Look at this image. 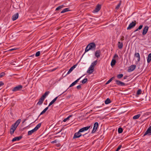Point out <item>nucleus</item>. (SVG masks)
I'll use <instances>...</instances> for the list:
<instances>
[{
	"mask_svg": "<svg viewBox=\"0 0 151 151\" xmlns=\"http://www.w3.org/2000/svg\"><path fill=\"white\" fill-rule=\"evenodd\" d=\"M19 124V119L17 120L15 123L11 126L9 131L11 135H12L14 134Z\"/></svg>",
	"mask_w": 151,
	"mask_h": 151,
	"instance_id": "1",
	"label": "nucleus"
},
{
	"mask_svg": "<svg viewBox=\"0 0 151 151\" xmlns=\"http://www.w3.org/2000/svg\"><path fill=\"white\" fill-rule=\"evenodd\" d=\"M96 44L94 42H91L89 44L86 48L84 53L90 50H95L96 49Z\"/></svg>",
	"mask_w": 151,
	"mask_h": 151,
	"instance_id": "2",
	"label": "nucleus"
},
{
	"mask_svg": "<svg viewBox=\"0 0 151 151\" xmlns=\"http://www.w3.org/2000/svg\"><path fill=\"white\" fill-rule=\"evenodd\" d=\"M41 125V123H39L34 129L28 132V135H31L33 133L37 131L40 127Z\"/></svg>",
	"mask_w": 151,
	"mask_h": 151,
	"instance_id": "3",
	"label": "nucleus"
},
{
	"mask_svg": "<svg viewBox=\"0 0 151 151\" xmlns=\"http://www.w3.org/2000/svg\"><path fill=\"white\" fill-rule=\"evenodd\" d=\"M81 132L79 130L78 132L75 133L73 138V139L76 140V139L82 136Z\"/></svg>",
	"mask_w": 151,
	"mask_h": 151,
	"instance_id": "4",
	"label": "nucleus"
},
{
	"mask_svg": "<svg viewBox=\"0 0 151 151\" xmlns=\"http://www.w3.org/2000/svg\"><path fill=\"white\" fill-rule=\"evenodd\" d=\"M136 25V21L135 20L132 22L129 25L128 27L127 28V30L131 29L132 28L135 27Z\"/></svg>",
	"mask_w": 151,
	"mask_h": 151,
	"instance_id": "5",
	"label": "nucleus"
},
{
	"mask_svg": "<svg viewBox=\"0 0 151 151\" xmlns=\"http://www.w3.org/2000/svg\"><path fill=\"white\" fill-rule=\"evenodd\" d=\"M98 126L99 124L98 122H96L94 124L93 130L91 132L92 133H93L95 132L97 129Z\"/></svg>",
	"mask_w": 151,
	"mask_h": 151,
	"instance_id": "6",
	"label": "nucleus"
},
{
	"mask_svg": "<svg viewBox=\"0 0 151 151\" xmlns=\"http://www.w3.org/2000/svg\"><path fill=\"white\" fill-rule=\"evenodd\" d=\"M101 5L100 4H98L96 6L95 9L93 10V12L95 13L98 12L101 9Z\"/></svg>",
	"mask_w": 151,
	"mask_h": 151,
	"instance_id": "7",
	"label": "nucleus"
},
{
	"mask_svg": "<svg viewBox=\"0 0 151 151\" xmlns=\"http://www.w3.org/2000/svg\"><path fill=\"white\" fill-rule=\"evenodd\" d=\"M116 84L119 86H124L126 85L125 84L119 80H116L115 81Z\"/></svg>",
	"mask_w": 151,
	"mask_h": 151,
	"instance_id": "8",
	"label": "nucleus"
},
{
	"mask_svg": "<svg viewBox=\"0 0 151 151\" xmlns=\"http://www.w3.org/2000/svg\"><path fill=\"white\" fill-rule=\"evenodd\" d=\"M91 127V126H88L86 127H84L79 129V131L81 132H82L85 131L87 130Z\"/></svg>",
	"mask_w": 151,
	"mask_h": 151,
	"instance_id": "9",
	"label": "nucleus"
},
{
	"mask_svg": "<svg viewBox=\"0 0 151 151\" xmlns=\"http://www.w3.org/2000/svg\"><path fill=\"white\" fill-rule=\"evenodd\" d=\"M136 68V65H132L129 66L128 69V71L130 72L133 71Z\"/></svg>",
	"mask_w": 151,
	"mask_h": 151,
	"instance_id": "10",
	"label": "nucleus"
},
{
	"mask_svg": "<svg viewBox=\"0 0 151 151\" xmlns=\"http://www.w3.org/2000/svg\"><path fill=\"white\" fill-rule=\"evenodd\" d=\"M149 29V27L147 26H146L144 27L143 32H142V34L143 35H145L147 33Z\"/></svg>",
	"mask_w": 151,
	"mask_h": 151,
	"instance_id": "11",
	"label": "nucleus"
},
{
	"mask_svg": "<svg viewBox=\"0 0 151 151\" xmlns=\"http://www.w3.org/2000/svg\"><path fill=\"white\" fill-rule=\"evenodd\" d=\"M94 68L90 66L87 71V72L90 74L92 73L94 71Z\"/></svg>",
	"mask_w": 151,
	"mask_h": 151,
	"instance_id": "12",
	"label": "nucleus"
},
{
	"mask_svg": "<svg viewBox=\"0 0 151 151\" xmlns=\"http://www.w3.org/2000/svg\"><path fill=\"white\" fill-rule=\"evenodd\" d=\"M19 17L18 13H17L15 14L12 17V19L13 21H14L17 19Z\"/></svg>",
	"mask_w": 151,
	"mask_h": 151,
	"instance_id": "13",
	"label": "nucleus"
},
{
	"mask_svg": "<svg viewBox=\"0 0 151 151\" xmlns=\"http://www.w3.org/2000/svg\"><path fill=\"white\" fill-rule=\"evenodd\" d=\"M101 52L100 50H97L95 52V55L97 58H99L100 57Z\"/></svg>",
	"mask_w": 151,
	"mask_h": 151,
	"instance_id": "14",
	"label": "nucleus"
},
{
	"mask_svg": "<svg viewBox=\"0 0 151 151\" xmlns=\"http://www.w3.org/2000/svg\"><path fill=\"white\" fill-rule=\"evenodd\" d=\"M77 66L76 65H73L72 67H71L69 69V71H68L67 74H69Z\"/></svg>",
	"mask_w": 151,
	"mask_h": 151,
	"instance_id": "15",
	"label": "nucleus"
},
{
	"mask_svg": "<svg viewBox=\"0 0 151 151\" xmlns=\"http://www.w3.org/2000/svg\"><path fill=\"white\" fill-rule=\"evenodd\" d=\"M151 134V130L148 128L146 132L145 133L144 135L145 136L147 134L150 135Z\"/></svg>",
	"mask_w": 151,
	"mask_h": 151,
	"instance_id": "16",
	"label": "nucleus"
},
{
	"mask_svg": "<svg viewBox=\"0 0 151 151\" xmlns=\"http://www.w3.org/2000/svg\"><path fill=\"white\" fill-rule=\"evenodd\" d=\"M59 96H57L49 104L48 106H50L51 105L53 104L55 101L57 99H58V97Z\"/></svg>",
	"mask_w": 151,
	"mask_h": 151,
	"instance_id": "17",
	"label": "nucleus"
},
{
	"mask_svg": "<svg viewBox=\"0 0 151 151\" xmlns=\"http://www.w3.org/2000/svg\"><path fill=\"white\" fill-rule=\"evenodd\" d=\"M134 56L135 57L138 58L137 60L138 61H140V55L139 53L136 52L134 54Z\"/></svg>",
	"mask_w": 151,
	"mask_h": 151,
	"instance_id": "18",
	"label": "nucleus"
},
{
	"mask_svg": "<svg viewBox=\"0 0 151 151\" xmlns=\"http://www.w3.org/2000/svg\"><path fill=\"white\" fill-rule=\"evenodd\" d=\"M44 100L42 99L41 98L39 99V101L37 103V104L39 105H41L43 102Z\"/></svg>",
	"mask_w": 151,
	"mask_h": 151,
	"instance_id": "19",
	"label": "nucleus"
},
{
	"mask_svg": "<svg viewBox=\"0 0 151 151\" xmlns=\"http://www.w3.org/2000/svg\"><path fill=\"white\" fill-rule=\"evenodd\" d=\"M111 101L110 99L109 98H108L105 101V103L106 104H108L111 103Z\"/></svg>",
	"mask_w": 151,
	"mask_h": 151,
	"instance_id": "20",
	"label": "nucleus"
},
{
	"mask_svg": "<svg viewBox=\"0 0 151 151\" xmlns=\"http://www.w3.org/2000/svg\"><path fill=\"white\" fill-rule=\"evenodd\" d=\"M123 46V43L122 42H119L118 45V47L119 49H122Z\"/></svg>",
	"mask_w": 151,
	"mask_h": 151,
	"instance_id": "21",
	"label": "nucleus"
},
{
	"mask_svg": "<svg viewBox=\"0 0 151 151\" xmlns=\"http://www.w3.org/2000/svg\"><path fill=\"white\" fill-rule=\"evenodd\" d=\"M69 9V8H65L64 9H63L62 11H61L60 13L62 14L65 12L69 11H70Z\"/></svg>",
	"mask_w": 151,
	"mask_h": 151,
	"instance_id": "22",
	"label": "nucleus"
},
{
	"mask_svg": "<svg viewBox=\"0 0 151 151\" xmlns=\"http://www.w3.org/2000/svg\"><path fill=\"white\" fill-rule=\"evenodd\" d=\"M97 60H95L94 62H93L91 64L90 66L91 67H92L93 68H94L95 66L97 64Z\"/></svg>",
	"mask_w": 151,
	"mask_h": 151,
	"instance_id": "23",
	"label": "nucleus"
},
{
	"mask_svg": "<svg viewBox=\"0 0 151 151\" xmlns=\"http://www.w3.org/2000/svg\"><path fill=\"white\" fill-rule=\"evenodd\" d=\"M151 61V53L149 54L148 55L147 59V62L149 63Z\"/></svg>",
	"mask_w": 151,
	"mask_h": 151,
	"instance_id": "24",
	"label": "nucleus"
},
{
	"mask_svg": "<svg viewBox=\"0 0 151 151\" xmlns=\"http://www.w3.org/2000/svg\"><path fill=\"white\" fill-rule=\"evenodd\" d=\"M19 91V85L14 87L12 89V91Z\"/></svg>",
	"mask_w": 151,
	"mask_h": 151,
	"instance_id": "25",
	"label": "nucleus"
},
{
	"mask_svg": "<svg viewBox=\"0 0 151 151\" xmlns=\"http://www.w3.org/2000/svg\"><path fill=\"white\" fill-rule=\"evenodd\" d=\"M141 115L140 114H137L136 115L134 116L133 117V119H138L139 117Z\"/></svg>",
	"mask_w": 151,
	"mask_h": 151,
	"instance_id": "26",
	"label": "nucleus"
},
{
	"mask_svg": "<svg viewBox=\"0 0 151 151\" xmlns=\"http://www.w3.org/2000/svg\"><path fill=\"white\" fill-rule=\"evenodd\" d=\"M116 63V61L115 59H112L111 62V65L112 67L114 66Z\"/></svg>",
	"mask_w": 151,
	"mask_h": 151,
	"instance_id": "27",
	"label": "nucleus"
},
{
	"mask_svg": "<svg viewBox=\"0 0 151 151\" xmlns=\"http://www.w3.org/2000/svg\"><path fill=\"white\" fill-rule=\"evenodd\" d=\"M114 78V77H113L111 78L110 79H109L106 83V84L107 85L109 84L110 82H111L112 80H113Z\"/></svg>",
	"mask_w": 151,
	"mask_h": 151,
	"instance_id": "28",
	"label": "nucleus"
},
{
	"mask_svg": "<svg viewBox=\"0 0 151 151\" xmlns=\"http://www.w3.org/2000/svg\"><path fill=\"white\" fill-rule=\"evenodd\" d=\"M64 7H65V6L63 5H62L60 6H58L56 9L55 10L58 11L59 9H60L63 8Z\"/></svg>",
	"mask_w": 151,
	"mask_h": 151,
	"instance_id": "29",
	"label": "nucleus"
},
{
	"mask_svg": "<svg viewBox=\"0 0 151 151\" xmlns=\"http://www.w3.org/2000/svg\"><path fill=\"white\" fill-rule=\"evenodd\" d=\"M49 106H48L47 107H46L40 114V115H42L48 109V107Z\"/></svg>",
	"mask_w": 151,
	"mask_h": 151,
	"instance_id": "30",
	"label": "nucleus"
},
{
	"mask_svg": "<svg viewBox=\"0 0 151 151\" xmlns=\"http://www.w3.org/2000/svg\"><path fill=\"white\" fill-rule=\"evenodd\" d=\"M16 140H19V136L15 137L13 139L12 142H14Z\"/></svg>",
	"mask_w": 151,
	"mask_h": 151,
	"instance_id": "31",
	"label": "nucleus"
},
{
	"mask_svg": "<svg viewBox=\"0 0 151 151\" xmlns=\"http://www.w3.org/2000/svg\"><path fill=\"white\" fill-rule=\"evenodd\" d=\"M72 116V115H69L67 118L64 119L63 120V122H66L68 120H69V119Z\"/></svg>",
	"mask_w": 151,
	"mask_h": 151,
	"instance_id": "32",
	"label": "nucleus"
},
{
	"mask_svg": "<svg viewBox=\"0 0 151 151\" xmlns=\"http://www.w3.org/2000/svg\"><path fill=\"white\" fill-rule=\"evenodd\" d=\"M123 129L121 127H119L118 128V131L119 133H121L123 132Z\"/></svg>",
	"mask_w": 151,
	"mask_h": 151,
	"instance_id": "33",
	"label": "nucleus"
},
{
	"mask_svg": "<svg viewBox=\"0 0 151 151\" xmlns=\"http://www.w3.org/2000/svg\"><path fill=\"white\" fill-rule=\"evenodd\" d=\"M123 76V75L122 74H119L117 76V77L118 79H120Z\"/></svg>",
	"mask_w": 151,
	"mask_h": 151,
	"instance_id": "34",
	"label": "nucleus"
},
{
	"mask_svg": "<svg viewBox=\"0 0 151 151\" xmlns=\"http://www.w3.org/2000/svg\"><path fill=\"white\" fill-rule=\"evenodd\" d=\"M142 91L140 89H139L137 92V95H139L141 94Z\"/></svg>",
	"mask_w": 151,
	"mask_h": 151,
	"instance_id": "35",
	"label": "nucleus"
},
{
	"mask_svg": "<svg viewBox=\"0 0 151 151\" xmlns=\"http://www.w3.org/2000/svg\"><path fill=\"white\" fill-rule=\"evenodd\" d=\"M87 78H85L82 81V83L83 84H84L87 82Z\"/></svg>",
	"mask_w": 151,
	"mask_h": 151,
	"instance_id": "36",
	"label": "nucleus"
},
{
	"mask_svg": "<svg viewBox=\"0 0 151 151\" xmlns=\"http://www.w3.org/2000/svg\"><path fill=\"white\" fill-rule=\"evenodd\" d=\"M121 5V1L119 3V4L116 6L115 8L116 9H118L120 7V5Z\"/></svg>",
	"mask_w": 151,
	"mask_h": 151,
	"instance_id": "37",
	"label": "nucleus"
},
{
	"mask_svg": "<svg viewBox=\"0 0 151 151\" xmlns=\"http://www.w3.org/2000/svg\"><path fill=\"white\" fill-rule=\"evenodd\" d=\"M27 85L25 86H24V85H19V91L21 90V88H25L26 86Z\"/></svg>",
	"mask_w": 151,
	"mask_h": 151,
	"instance_id": "38",
	"label": "nucleus"
},
{
	"mask_svg": "<svg viewBox=\"0 0 151 151\" xmlns=\"http://www.w3.org/2000/svg\"><path fill=\"white\" fill-rule=\"evenodd\" d=\"M5 75V73L4 72H2L0 73V78L4 76Z\"/></svg>",
	"mask_w": 151,
	"mask_h": 151,
	"instance_id": "39",
	"label": "nucleus"
},
{
	"mask_svg": "<svg viewBox=\"0 0 151 151\" xmlns=\"http://www.w3.org/2000/svg\"><path fill=\"white\" fill-rule=\"evenodd\" d=\"M40 51H39L37 52L35 54V56L36 57L39 56L40 55Z\"/></svg>",
	"mask_w": 151,
	"mask_h": 151,
	"instance_id": "40",
	"label": "nucleus"
},
{
	"mask_svg": "<svg viewBox=\"0 0 151 151\" xmlns=\"http://www.w3.org/2000/svg\"><path fill=\"white\" fill-rule=\"evenodd\" d=\"M114 58L118 59L119 58V56L117 54H115L114 56Z\"/></svg>",
	"mask_w": 151,
	"mask_h": 151,
	"instance_id": "41",
	"label": "nucleus"
},
{
	"mask_svg": "<svg viewBox=\"0 0 151 151\" xmlns=\"http://www.w3.org/2000/svg\"><path fill=\"white\" fill-rule=\"evenodd\" d=\"M122 147V145H119L115 151H118Z\"/></svg>",
	"mask_w": 151,
	"mask_h": 151,
	"instance_id": "42",
	"label": "nucleus"
},
{
	"mask_svg": "<svg viewBox=\"0 0 151 151\" xmlns=\"http://www.w3.org/2000/svg\"><path fill=\"white\" fill-rule=\"evenodd\" d=\"M50 93V92L49 91H46L44 94V95H45V96H47Z\"/></svg>",
	"mask_w": 151,
	"mask_h": 151,
	"instance_id": "43",
	"label": "nucleus"
},
{
	"mask_svg": "<svg viewBox=\"0 0 151 151\" xmlns=\"http://www.w3.org/2000/svg\"><path fill=\"white\" fill-rule=\"evenodd\" d=\"M76 84V83H75V82H74L71 84L70 85V86L69 87V88L70 87L72 86H74Z\"/></svg>",
	"mask_w": 151,
	"mask_h": 151,
	"instance_id": "44",
	"label": "nucleus"
},
{
	"mask_svg": "<svg viewBox=\"0 0 151 151\" xmlns=\"http://www.w3.org/2000/svg\"><path fill=\"white\" fill-rule=\"evenodd\" d=\"M82 76L81 77L79 78L77 80H76V81H75L74 82L76 83L77 82H78V81L80 79V78L82 77Z\"/></svg>",
	"mask_w": 151,
	"mask_h": 151,
	"instance_id": "45",
	"label": "nucleus"
},
{
	"mask_svg": "<svg viewBox=\"0 0 151 151\" xmlns=\"http://www.w3.org/2000/svg\"><path fill=\"white\" fill-rule=\"evenodd\" d=\"M46 97V96H45V95H43L41 96V98L44 100V99Z\"/></svg>",
	"mask_w": 151,
	"mask_h": 151,
	"instance_id": "46",
	"label": "nucleus"
},
{
	"mask_svg": "<svg viewBox=\"0 0 151 151\" xmlns=\"http://www.w3.org/2000/svg\"><path fill=\"white\" fill-rule=\"evenodd\" d=\"M46 97V96H45V95H43L41 96V98L44 100V99Z\"/></svg>",
	"mask_w": 151,
	"mask_h": 151,
	"instance_id": "47",
	"label": "nucleus"
},
{
	"mask_svg": "<svg viewBox=\"0 0 151 151\" xmlns=\"http://www.w3.org/2000/svg\"><path fill=\"white\" fill-rule=\"evenodd\" d=\"M142 27H143V25H140L139 26V27H138V28L139 30H140V29H142Z\"/></svg>",
	"mask_w": 151,
	"mask_h": 151,
	"instance_id": "48",
	"label": "nucleus"
},
{
	"mask_svg": "<svg viewBox=\"0 0 151 151\" xmlns=\"http://www.w3.org/2000/svg\"><path fill=\"white\" fill-rule=\"evenodd\" d=\"M57 140H55L54 141H52L51 142V143L52 144H54L55 143H57Z\"/></svg>",
	"mask_w": 151,
	"mask_h": 151,
	"instance_id": "49",
	"label": "nucleus"
},
{
	"mask_svg": "<svg viewBox=\"0 0 151 151\" xmlns=\"http://www.w3.org/2000/svg\"><path fill=\"white\" fill-rule=\"evenodd\" d=\"M4 84V83L2 81H0V86H3Z\"/></svg>",
	"mask_w": 151,
	"mask_h": 151,
	"instance_id": "50",
	"label": "nucleus"
},
{
	"mask_svg": "<svg viewBox=\"0 0 151 151\" xmlns=\"http://www.w3.org/2000/svg\"><path fill=\"white\" fill-rule=\"evenodd\" d=\"M18 143H15L14 144H13V145L14 147L18 146Z\"/></svg>",
	"mask_w": 151,
	"mask_h": 151,
	"instance_id": "51",
	"label": "nucleus"
},
{
	"mask_svg": "<svg viewBox=\"0 0 151 151\" xmlns=\"http://www.w3.org/2000/svg\"><path fill=\"white\" fill-rule=\"evenodd\" d=\"M76 87L78 89H79L81 88V85H79L77 86Z\"/></svg>",
	"mask_w": 151,
	"mask_h": 151,
	"instance_id": "52",
	"label": "nucleus"
},
{
	"mask_svg": "<svg viewBox=\"0 0 151 151\" xmlns=\"http://www.w3.org/2000/svg\"><path fill=\"white\" fill-rule=\"evenodd\" d=\"M61 137V135H58L54 137V138H58V137Z\"/></svg>",
	"mask_w": 151,
	"mask_h": 151,
	"instance_id": "53",
	"label": "nucleus"
},
{
	"mask_svg": "<svg viewBox=\"0 0 151 151\" xmlns=\"http://www.w3.org/2000/svg\"><path fill=\"white\" fill-rule=\"evenodd\" d=\"M63 129V128H62L56 134H58V133H60V132H61Z\"/></svg>",
	"mask_w": 151,
	"mask_h": 151,
	"instance_id": "54",
	"label": "nucleus"
},
{
	"mask_svg": "<svg viewBox=\"0 0 151 151\" xmlns=\"http://www.w3.org/2000/svg\"><path fill=\"white\" fill-rule=\"evenodd\" d=\"M17 49H9L8 51H12V50H16Z\"/></svg>",
	"mask_w": 151,
	"mask_h": 151,
	"instance_id": "55",
	"label": "nucleus"
},
{
	"mask_svg": "<svg viewBox=\"0 0 151 151\" xmlns=\"http://www.w3.org/2000/svg\"><path fill=\"white\" fill-rule=\"evenodd\" d=\"M101 107V106H96V107H94V108H100V107Z\"/></svg>",
	"mask_w": 151,
	"mask_h": 151,
	"instance_id": "56",
	"label": "nucleus"
},
{
	"mask_svg": "<svg viewBox=\"0 0 151 151\" xmlns=\"http://www.w3.org/2000/svg\"><path fill=\"white\" fill-rule=\"evenodd\" d=\"M127 76H125L124 78V79H126L127 78Z\"/></svg>",
	"mask_w": 151,
	"mask_h": 151,
	"instance_id": "57",
	"label": "nucleus"
},
{
	"mask_svg": "<svg viewBox=\"0 0 151 151\" xmlns=\"http://www.w3.org/2000/svg\"><path fill=\"white\" fill-rule=\"evenodd\" d=\"M139 30V29H138V28H137V29H136L134 31V32H136L137 31H138Z\"/></svg>",
	"mask_w": 151,
	"mask_h": 151,
	"instance_id": "58",
	"label": "nucleus"
},
{
	"mask_svg": "<svg viewBox=\"0 0 151 151\" xmlns=\"http://www.w3.org/2000/svg\"><path fill=\"white\" fill-rule=\"evenodd\" d=\"M22 136H19V140L20 139H22Z\"/></svg>",
	"mask_w": 151,
	"mask_h": 151,
	"instance_id": "59",
	"label": "nucleus"
},
{
	"mask_svg": "<svg viewBox=\"0 0 151 151\" xmlns=\"http://www.w3.org/2000/svg\"><path fill=\"white\" fill-rule=\"evenodd\" d=\"M148 128L150 129L151 130V126H150Z\"/></svg>",
	"mask_w": 151,
	"mask_h": 151,
	"instance_id": "60",
	"label": "nucleus"
},
{
	"mask_svg": "<svg viewBox=\"0 0 151 151\" xmlns=\"http://www.w3.org/2000/svg\"><path fill=\"white\" fill-rule=\"evenodd\" d=\"M26 120V119H24V121L22 122V123H24L25 122V121Z\"/></svg>",
	"mask_w": 151,
	"mask_h": 151,
	"instance_id": "61",
	"label": "nucleus"
},
{
	"mask_svg": "<svg viewBox=\"0 0 151 151\" xmlns=\"http://www.w3.org/2000/svg\"><path fill=\"white\" fill-rule=\"evenodd\" d=\"M85 134H83L82 135H83V136H84Z\"/></svg>",
	"mask_w": 151,
	"mask_h": 151,
	"instance_id": "62",
	"label": "nucleus"
},
{
	"mask_svg": "<svg viewBox=\"0 0 151 151\" xmlns=\"http://www.w3.org/2000/svg\"><path fill=\"white\" fill-rule=\"evenodd\" d=\"M34 55H31V56H30V57H31V56L32 57L33 56H34Z\"/></svg>",
	"mask_w": 151,
	"mask_h": 151,
	"instance_id": "63",
	"label": "nucleus"
},
{
	"mask_svg": "<svg viewBox=\"0 0 151 151\" xmlns=\"http://www.w3.org/2000/svg\"><path fill=\"white\" fill-rule=\"evenodd\" d=\"M55 69H54L53 70H52V71H54Z\"/></svg>",
	"mask_w": 151,
	"mask_h": 151,
	"instance_id": "64",
	"label": "nucleus"
}]
</instances>
